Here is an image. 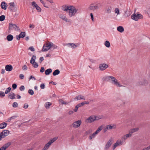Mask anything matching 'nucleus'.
<instances>
[{
	"label": "nucleus",
	"instance_id": "nucleus-50",
	"mask_svg": "<svg viewBox=\"0 0 150 150\" xmlns=\"http://www.w3.org/2000/svg\"><path fill=\"white\" fill-rule=\"evenodd\" d=\"M32 5L35 7L36 6H37L38 5L36 4V2L35 1H33L32 2Z\"/></svg>",
	"mask_w": 150,
	"mask_h": 150
},
{
	"label": "nucleus",
	"instance_id": "nucleus-30",
	"mask_svg": "<svg viewBox=\"0 0 150 150\" xmlns=\"http://www.w3.org/2000/svg\"><path fill=\"white\" fill-rule=\"evenodd\" d=\"M59 103L61 104H67L69 102H67L64 101L62 99H59Z\"/></svg>",
	"mask_w": 150,
	"mask_h": 150
},
{
	"label": "nucleus",
	"instance_id": "nucleus-13",
	"mask_svg": "<svg viewBox=\"0 0 150 150\" xmlns=\"http://www.w3.org/2000/svg\"><path fill=\"white\" fill-rule=\"evenodd\" d=\"M9 133V131L7 130H4L0 133L1 135L4 138L8 136Z\"/></svg>",
	"mask_w": 150,
	"mask_h": 150
},
{
	"label": "nucleus",
	"instance_id": "nucleus-62",
	"mask_svg": "<svg viewBox=\"0 0 150 150\" xmlns=\"http://www.w3.org/2000/svg\"><path fill=\"white\" fill-rule=\"evenodd\" d=\"M90 15H91V16L92 20V21H93V15L92 13H91Z\"/></svg>",
	"mask_w": 150,
	"mask_h": 150
},
{
	"label": "nucleus",
	"instance_id": "nucleus-4",
	"mask_svg": "<svg viewBox=\"0 0 150 150\" xmlns=\"http://www.w3.org/2000/svg\"><path fill=\"white\" fill-rule=\"evenodd\" d=\"M81 123V120H78L74 122L72 124V126L74 128H78L80 127Z\"/></svg>",
	"mask_w": 150,
	"mask_h": 150
},
{
	"label": "nucleus",
	"instance_id": "nucleus-52",
	"mask_svg": "<svg viewBox=\"0 0 150 150\" xmlns=\"http://www.w3.org/2000/svg\"><path fill=\"white\" fill-rule=\"evenodd\" d=\"M17 85L15 83H14L12 85V87L14 89H16L17 88Z\"/></svg>",
	"mask_w": 150,
	"mask_h": 150
},
{
	"label": "nucleus",
	"instance_id": "nucleus-10",
	"mask_svg": "<svg viewBox=\"0 0 150 150\" xmlns=\"http://www.w3.org/2000/svg\"><path fill=\"white\" fill-rule=\"evenodd\" d=\"M59 18L62 20L65 21L67 22H70L71 20L68 19L67 17L64 15L60 14L59 15Z\"/></svg>",
	"mask_w": 150,
	"mask_h": 150
},
{
	"label": "nucleus",
	"instance_id": "nucleus-21",
	"mask_svg": "<svg viewBox=\"0 0 150 150\" xmlns=\"http://www.w3.org/2000/svg\"><path fill=\"white\" fill-rule=\"evenodd\" d=\"M103 116L102 115H99L97 116L94 115L95 121L98 120L103 118Z\"/></svg>",
	"mask_w": 150,
	"mask_h": 150
},
{
	"label": "nucleus",
	"instance_id": "nucleus-26",
	"mask_svg": "<svg viewBox=\"0 0 150 150\" xmlns=\"http://www.w3.org/2000/svg\"><path fill=\"white\" fill-rule=\"evenodd\" d=\"M64 46H65L68 47H74V46H79L78 45H75V44L73 43L67 44L65 45Z\"/></svg>",
	"mask_w": 150,
	"mask_h": 150
},
{
	"label": "nucleus",
	"instance_id": "nucleus-8",
	"mask_svg": "<svg viewBox=\"0 0 150 150\" xmlns=\"http://www.w3.org/2000/svg\"><path fill=\"white\" fill-rule=\"evenodd\" d=\"M95 121L94 115H92L89 116L85 120V122L87 123H91Z\"/></svg>",
	"mask_w": 150,
	"mask_h": 150
},
{
	"label": "nucleus",
	"instance_id": "nucleus-48",
	"mask_svg": "<svg viewBox=\"0 0 150 150\" xmlns=\"http://www.w3.org/2000/svg\"><path fill=\"white\" fill-rule=\"evenodd\" d=\"M92 132V129H89V130H88L86 132V134H88L89 133H91Z\"/></svg>",
	"mask_w": 150,
	"mask_h": 150
},
{
	"label": "nucleus",
	"instance_id": "nucleus-44",
	"mask_svg": "<svg viewBox=\"0 0 150 150\" xmlns=\"http://www.w3.org/2000/svg\"><path fill=\"white\" fill-rule=\"evenodd\" d=\"M47 47H52L53 46V44L51 42H47Z\"/></svg>",
	"mask_w": 150,
	"mask_h": 150
},
{
	"label": "nucleus",
	"instance_id": "nucleus-61",
	"mask_svg": "<svg viewBox=\"0 0 150 150\" xmlns=\"http://www.w3.org/2000/svg\"><path fill=\"white\" fill-rule=\"evenodd\" d=\"M44 68L43 67H42L41 68V69L40 70V71L41 72H43L44 71Z\"/></svg>",
	"mask_w": 150,
	"mask_h": 150
},
{
	"label": "nucleus",
	"instance_id": "nucleus-23",
	"mask_svg": "<svg viewBox=\"0 0 150 150\" xmlns=\"http://www.w3.org/2000/svg\"><path fill=\"white\" fill-rule=\"evenodd\" d=\"M16 95L13 93L11 92L8 94V97L11 99H15Z\"/></svg>",
	"mask_w": 150,
	"mask_h": 150
},
{
	"label": "nucleus",
	"instance_id": "nucleus-46",
	"mask_svg": "<svg viewBox=\"0 0 150 150\" xmlns=\"http://www.w3.org/2000/svg\"><path fill=\"white\" fill-rule=\"evenodd\" d=\"M32 64L33 66L35 68H37L38 67V64L35 62H33Z\"/></svg>",
	"mask_w": 150,
	"mask_h": 150
},
{
	"label": "nucleus",
	"instance_id": "nucleus-7",
	"mask_svg": "<svg viewBox=\"0 0 150 150\" xmlns=\"http://www.w3.org/2000/svg\"><path fill=\"white\" fill-rule=\"evenodd\" d=\"M89 103V102L88 101H84L81 103H79L75 107L74 109V111L76 112L77 111L78 108H79L83 106L85 104H88Z\"/></svg>",
	"mask_w": 150,
	"mask_h": 150
},
{
	"label": "nucleus",
	"instance_id": "nucleus-31",
	"mask_svg": "<svg viewBox=\"0 0 150 150\" xmlns=\"http://www.w3.org/2000/svg\"><path fill=\"white\" fill-rule=\"evenodd\" d=\"M114 84L116 85L117 86H119V87H122L123 86L121 84V83H119L118 81L117 80L116 81Z\"/></svg>",
	"mask_w": 150,
	"mask_h": 150
},
{
	"label": "nucleus",
	"instance_id": "nucleus-39",
	"mask_svg": "<svg viewBox=\"0 0 150 150\" xmlns=\"http://www.w3.org/2000/svg\"><path fill=\"white\" fill-rule=\"evenodd\" d=\"M11 88L10 87H8L7 88L5 92V93L6 94H8L11 90Z\"/></svg>",
	"mask_w": 150,
	"mask_h": 150
},
{
	"label": "nucleus",
	"instance_id": "nucleus-41",
	"mask_svg": "<svg viewBox=\"0 0 150 150\" xmlns=\"http://www.w3.org/2000/svg\"><path fill=\"white\" fill-rule=\"evenodd\" d=\"M18 104L17 102H14L13 104V108H16L18 106Z\"/></svg>",
	"mask_w": 150,
	"mask_h": 150
},
{
	"label": "nucleus",
	"instance_id": "nucleus-20",
	"mask_svg": "<svg viewBox=\"0 0 150 150\" xmlns=\"http://www.w3.org/2000/svg\"><path fill=\"white\" fill-rule=\"evenodd\" d=\"M139 130V128L138 127H136L132 129H130L129 132V134H130L131 136H132V134L133 133L138 131Z\"/></svg>",
	"mask_w": 150,
	"mask_h": 150
},
{
	"label": "nucleus",
	"instance_id": "nucleus-17",
	"mask_svg": "<svg viewBox=\"0 0 150 150\" xmlns=\"http://www.w3.org/2000/svg\"><path fill=\"white\" fill-rule=\"evenodd\" d=\"M131 14L130 10L129 9H127L125 12L124 16L125 17L127 18Z\"/></svg>",
	"mask_w": 150,
	"mask_h": 150
},
{
	"label": "nucleus",
	"instance_id": "nucleus-59",
	"mask_svg": "<svg viewBox=\"0 0 150 150\" xmlns=\"http://www.w3.org/2000/svg\"><path fill=\"white\" fill-rule=\"evenodd\" d=\"M52 72V70L50 69H47V74H49L50 73Z\"/></svg>",
	"mask_w": 150,
	"mask_h": 150
},
{
	"label": "nucleus",
	"instance_id": "nucleus-54",
	"mask_svg": "<svg viewBox=\"0 0 150 150\" xmlns=\"http://www.w3.org/2000/svg\"><path fill=\"white\" fill-rule=\"evenodd\" d=\"M29 26L30 28H32V29L33 28L35 27L34 25L32 24H30V25Z\"/></svg>",
	"mask_w": 150,
	"mask_h": 150
},
{
	"label": "nucleus",
	"instance_id": "nucleus-51",
	"mask_svg": "<svg viewBox=\"0 0 150 150\" xmlns=\"http://www.w3.org/2000/svg\"><path fill=\"white\" fill-rule=\"evenodd\" d=\"M28 107V105L27 103H25L24 104L23 108L25 109L27 108Z\"/></svg>",
	"mask_w": 150,
	"mask_h": 150
},
{
	"label": "nucleus",
	"instance_id": "nucleus-27",
	"mask_svg": "<svg viewBox=\"0 0 150 150\" xmlns=\"http://www.w3.org/2000/svg\"><path fill=\"white\" fill-rule=\"evenodd\" d=\"M103 125L99 127L95 132L97 134H98L103 129Z\"/></svg>",
	"mask_w": 150,
	"mask_h": 150
},
{
	"label": "nucleus",
	"instance_id": "nucleus-45",
	"mask_svg": "<svg viewBox=\"0 0 150 150\" xmlns=\"http://www.w3.org/2000/svg\"><path fill=\"white\" fill-rule=\"evenodd\" d=\"M5 93L4 92L2 91L0 92V96L1 97L3 98L5 96Z\"/></svg>",
	"mask_w": 150,
	"mask_h": 150
},
{
	"label": "nucleus",
	"instance_id": "nucleus-25",
	"mask_svg": "<svg viewBox=\"0 0 150 150\" xmlns=\"http://www.w3.org/2000/svg\"><path fill=\"white\" fill-rule=\"evenodd\" d=\"M117 30L118 31L121 33L123 32L124 30L123 27L122 26H119L117 28Z\"/></svg>",
	"mask_w": 150,
	"mask_h": 150
},
{
	"label": "nucleus",
	"instance_id": "nucleus-29",
	"mask_svg": "<svg viewBox=\"0 0 150 150\" xmlns=\"http://www.w3.org/2000/svg\"><path fill=\"white\" fill-rule=\"evenodd\" d=\"M96 134H97L95 132L93 134H90L89 137L90 140H91L94 138Z\"/></svg>",
	"mask_w": 150,
	"mask_h": 150
},
{
	"label": "nucleus",
	"instance_id": "nucleus-3",
	"mask_svg": "<svg viewBox=\"0 0 150 150\" xmlns=\"http://www.w3.org/2000/svg\"><path fill=\"white\" fill-rule=\"evenodd\" d=\"M116 128V126L115 124L107 125L103 129V132L105 133L108 130L114 129Z\"/></svg>",
	"mask_w": 150,
	"mask_h": 150
},
{
	"label": "nucleus",
	"instance_id": "nucleus-35",
	"mask_svg": "<svg viewBox=\"0 0 150 150\" xmlns=\"http://www.w3.org/2000/svg\"><path fill=\"white\" fill-rule=\"evenodd\" d=\"M10 9L11 10H12L13 8L14 7L15 5L14 2H11L9 3Z\"/></svg>",
	"mask_w": 150,
	"mask_h": 150
},
{
	"label": "nucleus",
	"instance_id": "nucleus-19",
	"mask_svg": "<svg viewBox=\"0 0 150 150\" xmlns=\"http://www.w3.org/2000/svg\"><path fill=\"white\" fill-rule=\"evenodd\" d=\"M5 68L6 71H10L12 70L13 67L11 65H7L5 66Z\"/></svg>",
	"mask_w": 150,
	"mask_h": 150
},
{
	"label": "nucleus",
	"instance_id": "nucleus-58",
	"mask_svg": "<svg viewBox=\"0 0 150 150\" xmlns=\"http://www.w3.org/2000/svg\"><path fill=\"white\" fill-rule=\"evenodd\" d=\"M28 50H30L32 51H34L35 50V49L33 47H29L28 49Z\"/></svg>",
	"mask_w": 150,
	"mask_h": 150
},
{
	"label": "nucleus",
	"instance_id": "nucleus-12",
	"mask_svg": "<svg viewBox=\"0 0 150 150\" xmlns=\"http://www.w3.org/2000/svg\"><path fill=\"white\" fill-rule=\"evenodd\" d=\"M132 136L129 133L125 134L121 138V140L123 142H125L126 140L128 138H130Z\"/></svg>",
	"mask_w": 150,
	"mask_h": 150
},
{
	"label": "nucleus",
	"instance_id": "nucleus-63",
	"mask_svg": "<svg viewBox=\"0 0 150 150\" xmlns=\"http://www.w3.org/2000/svg\"><path fill=\"white\" fill-rule=\"evenodd\" d=\"M47 148V144H46L44 147L43 148V149H42V150H46Z\"/></svg>",
	"mask_w": 150,
	"mask_h": 150
},
{
	"label": "nucleus",
	"instance_id": "nucleus-11",
	"mask_svg": "<svg viewBox=\"0 0 150 150\" xmlns=\"http://www.w3.org/2000/svg\"><path fill=\"white\" fill-rule=\"evenodd\" d=\"M100 6V5L99 4H97L96 5H91L89 7V9L90 10L94 11L98 9Z\"/></svg>",
	"mask_w": 150,
	"mask_h": 150
},
{
	"label": "nucleus",
	"instance_id": "nucleus-9",
	"mask_svg": "<svg viewBox=\"0 0 150 150\" xmlns=\"http://www.w3.org/2000/svg\"><path fill=\"white\" fill-rule=\"evenodd\" d=\"M123 143V142L121 140H117L116 142L113 144V149L114 150L116 147L119 146H120L122 145Z\"/></svg>",
	"mask_w": 150,
	"mask_h": 150
},
{
	"label": "nucleus",
	"instance_id": "nucleus-34",
	"mask_svg": "<svg viewBox=\"0 0 150 150\" xmlns=\"http://www.w3.org/2000/svg\"><path fill=\"white\" fill-rule=\"evenodd\" d=\"M60 73L58 69L56 70L53 73L54 76H55L58 74Z\"/></svg>",
	"mask_w": 150,
	"mask_h": 150
},
{
	"label": "nucleus",
	"instance_id": "nucleus-40",
	"mask_svg": "<svg viewBox=\"0 0 150 150\" xmlns=\"http://www.w3.org/2000/svg\"><path fill=\"white\" fill-rule=\"evenodd\" d=\"M36 57L35 56H33L31 58L30 61V63L32 64L33 62H35L34 59Z\"/></svg>",
	"mask_w": 150,
	"mask_h": 150
},
{
	"label": "nucleus",
	"instance_id": "nucleus-2",
	"mask_svg": "<svg viewBox=\"0 0 150 150\" xmlns=\"http://www.w3.org/2000/svg\"><path fill=\"white\" fill-rule=\"evenodd\" d=\"M143 17V16L141 14L138 13H134L131 16L132 19L135 21H137L139 19H142Z\"/></svg>",
	"mask_w": 150,
	"mask_h": 150
},
{
	"label": "nucleus",
	"instance_id": "nucleus-24",
	"mask_svg": "<svg viewBox=\"0 0 150 150\" xmlns=\"http://www.w3.org/2000/svg\"><path fill=\"white\" fill-rule=\"evenodd\" d=\"M6 5L7 4L6 3L4 2H2L1 5V7L2 9L5 10L7 8Z\"/></svg>",
	"mask_w": 150,
	"mask_h": 150
},
{
	"label": "nucleus",
	"instance_id": "nucleus-42",
	"mask_svg": "<svg viewBox=\"0 0 150 150\" xmlns=\"http://www.w3.org/2000/svg\"><path fill=\"white\" fill-rule=\"evenodd\" d=\"M28 93L31 95L34 94L33 91L32 89H29L28 91Z\"/></svg>",
	"mask_w": 150,
	"mask_h": 150
},
{
	"label": "nucleus",
	"instance_id": "nucleus-47",
	"mask_svg": "<svg viewBox=\"0 0 150 150\" xmlns=\"http://www.w3.org/2000/svg\"><path fill=\"white\" fill-rule=\"evenodd\" d=\"M36 9L38 11H40L41 10V9L37 5L35 7Z\"/></svg>",
	"mask_w": 150,
	"mask_h": 150
},
{
	"label": "nucleus",
	"instance_id": "nucleus-64",
	"mask_svg": "<svg viewBox=\"0 0 150 150\" xmlns=\"http://www.w3.org/2000/svg\"><path fill=\"white\" fill-rule=\"evenodd\" d=\"M33 79L34 80H35V78H34V77L33 76H31L30 77L29 79L30 80V79Z\"/></svg>",
	"mask_w": 150,
	"mask_h": 150
},
{
	"label": "nucleus",
	"instance_id": "nucleus-57",
	"mask_svg": "<svg viewBox=\"0 0 150 150\" xmlns=\"http://www.w3.org/2000/svg\"><path fill=\"white\" fill-rule=\"evenodd\" d=\"M19 77L21 79H23L24 77V76L23 74H20L19 75Z\"/></svg>",
	"mask_w": 150,
	"mask_h": 150
},
{
	"label": "nucleus",
	"instance_id": "nucleus-33",
	"mask_svg": "<svg viewBox=\"0 0 150 150\" xmlns=\"http://www.w3.org/2000/svg\"><path fill=\"white\" fill-rule=\"evenodd\" d=\"M114 12L117 15H118L120 14V10L118 8H115L114 10Z\"/></svg>",
	"mask_w": 150,
	"mask_h": 150
},
{
	"label": "nucleus",
	"instance_id": "nucleus-56",
	"mask_svg": "<svg viewBox=\"0 0 150 150\" xmlns=\"http://www.w3.org/2000/svg\"><path fill=\"white\" fill-rule=\"evenodd\" d=\"M45 85L44 84L42 83L41 84L40 87L41 89H44L45 88Z\"/></svg>",
	"mask_w": 150,
	"mask_h": 150
},
{
	"label": "nucleus",
	"instance_id": "nucleus-60",
	"mask_svg": "<svg viewBox=\"0 0 150 150\" xmlns=\"http://www.w3.org/2000/svg\"><path fill=\"white\" fill-rule=\"evenodd\" d=\"M73 113H74V112L73 111L70 110V111H69V112H68V114L69 115H71L73 114Z\"/></svg>",
	"mask_w": 150,
	"mask_h": 150
},
{
	"label": "nucleus",
	"instance_id": "nucleus-37",
	"mask_svg": "<svg viewBox=\"0 0 150 150\" xmlns=\"http://www.w3.org/2000/svg\"><path fill=\"white\" fill-rule=\"evenodd\" d=\"M112 8L111 7H108L106 8V11L108 13H110L111 11Z\"/></svg>",
	"mask_w": 150,
	"mask_h": 150
},
{
	"label": "nucleus",
	"instance_id": "nucleus-6",
	"mask_svg": "<svg viewBox=\"0 0 150 150\" xmlns=\"http://www.w3.org/2000/svg\"><path fill=\"white\" fill-rule=\"evenodd\" d=\"M8 30L9 31L13 30H18V28L15 24L10 23L9 24Z\"/></svg>",
	"mask_w": 150,
	"mask_h": 150
},
{
	"label": "nucleus",
	"instance_id": "nucleus-28",
	"mask_svg": "<svg viewBox=\"0 0 150 150\" xmlns=\"http://www.w3.org/2000/svg\"><path fill=\"white\" fill-rule=\"evenodd\" d=\"M13 38V36L12 35L10 34L6 37V39L8 41H11Z\"/></svg>",
	"mask_w": 150,
	"mask_h": 150
},
{
	"label": "nucleus",
	"instance_id": "nucleus-1",
	"mask_svg": "<svg viewBox=\"0 0 150 150\" xmlns=\"http://www.w3.org/2000/svg\"><path fill=\"white\" fill-rule=\"evenodd\" d=\"M62 9L63 11L68 13L70 17L74 16L78 11V9L75 7L66 5L62 6Z\"/></svg>",
	"mask_w": 150,
	"mask_h": 150
},
{
	"label": "nucleus",
	"instance_id": "nucleus-36",
	"mask_svg": "<svg viewBox=\"0 0 150 150\" xmlns=\"http://www.w3.org/2000/svg\"><path fill=\"white\" fill-rule=\"evenodd\" d=\"M19 35L21 38H23L25 36V32H21Z\"/></svg>",
	"mask_w": 150,
	"mask_h": 150
},
{
	"label": "nucleus",
	"instance_id": "nucleus-53",
	"mask_svg": "<svg viewBox=\"0 0 150 150\" xmlns=\"http://www.w3.org/2000/svg\"><path fill=\"white\" fill-rule=\"evenodd\" d=\"M147 14L149 16L150 18V7H149L147 11Z\"/></svg>",
	"mask_w": 150,
	"mask_h": 150
},
{
	"label": "nucleus",
	"instance_id": "nucleus-15",
	"mask_svg": "<svg viewBox=\"0 0 150 150\" xmlns=\"http://www.w3.org/2000/svg\"><path fill=\"white\" fill-rule=\"evenodd\" d=\"M57 139V137H55L54 138L51 139H50V140L47 143V148L50 146L53 143L54 141H55Z\"/></svg>",
	"mask_w": 150,
	"mask_h": 150
},
{
	"label": "nucleus",
	"instance_id": "nucleus-14",
	"mask_svg": "<svg viewBox=\"0 0 150 150\" xmlns=\"http://www.w3.org/2000/svg\"><path fill=\"white\" fill-rule=\"evenodd\" d=\"M108 67V65L105 64H100L99 65V68L100 70L103 71L105 70Z\"/></svg>",
	"mask_w": 150,
	"mask_h": 150
},
{
	"label": "nucleus",
	"instance_id": "nucleus-55",
	"mask_svg": "<svg viewBox=\"0 0 150 150\" xmlns=\"http://www.w3.org/2000/svg\"><path fill=\"white\" fill-rule=\"evenodd\" d=\"M22 69L23 70H26L27 69V67L26 65H24L22 67Z\"/></svg>",
	"mask_w": 150,
	"mask_h": 150
},
{
	"label": "nucleus",
	"instance_id": "nucleus-5",
	"mask_svg": "<svg viewBox=\"0 0 150 150\" xmlns=\"http://www.w3.org/2000/svg\"><path fill=\"white\" fill-rule=\"evenodd\" d=\"M113 142V140L112 138H111L108 140L107 143L105 144L104 148V150H108L110 147L111 146Z\"/></svg>",
	"mask_w": 150,
	"mask_h": 150
},
{
	"label": "nucleus",
	"instance_id": "nucleus-18",
	"mask_svg": "<svg viewBox=\"0 0 150 150\" xmlns=\"http://www.w3.org/2000/svg\"><path fill=\"white\" fill-rule=\"evenodd\" d=\"M81 99L85 100V97L83 96L79 95L76 96L74 99L75 100H79Z\"/></svg>",
	"mask_w": 150,
	"mask_h": 150
},
{
	"label": "nucleus",
	"instance_id": "nucleus-32",
	"mask_svg": "<svg viewBox=\"0 0 150 150\" xmlns=\"http://www.w3.org/2000/svg\"><path fill=\"white\" fill-rule=\"evenodd\" d=\"M7 125V124L4 122L0 124V128L3 129L5 128Z\"/></svg>",
	"mask_w": 150,
	"mask_h": 150
},
{
	"label": "nucleus",
	"instance_id": "nucleus-16",
	"mask_svg": "<svg viewBox=\"0 0 150 150\" xmlns=\"http://www.w3.org/2000/svg\"><path fill=\"white\" fill-rule=\"evenodd\" d=\"M11 143L10 142H8L4 145L2 147L0 148V150H5L10 145Z\"/></svg>",
	"mask_w": 150,
	"mask_h": 150
},
{
	"label": "nucleus",
	"instance_id": "nucleus-22",
	"mask_svg": "<svg viewBox=\"0 0 150 150\" xmlns=\"http://www.w3.org/2000/svg\"><path fill=\"white\" fill-rule=\"evenodd\" d=\"M110 79H111L113 83L117 80V79H116L114 77L110 76H107L106 77L105 79L108 80V79L110 80Z\"/></svg>",
	"mask_w": 150,
	"mask_h": 150
},
{
	"label": "nucleus",
	"instance_id": "nucleus-49",
	"mask_svg": "<svg viewBox=\"0 0 150 150\" xmlns=\"http://www.w3.org/2000/svg\"><path fill=\"white\" fill-rule=\"evenodd\" d=\"M25 89V87L23 86H21L20 88L19 89L21 91H23Z\"/></svg>",
	"mask_w": 150,
	"mask_h": 150
},
{
	"label": "nucleus",
	"instance_id": "nucleus-38",
	"mask_svg": "<svg viewBox=\"0 0 150 150\" xmlns=\"http://www.w3.org/2000/svg\"><path fill=\"white\" fill-rule=\"evenodd\" d=\"M105 45L106 47H109L110 46V44L108 41H106L105 42Z\"/></svg>",
	"mask_w": 150,
	"mask_h": 150
},
{
	"label": "nucleus",
	"instance_id": "nucleus-43",
	"mask_svg": "<svg viewBox=\"0 0 150 150\" xmlns=\"http://www.w3.org/2000/svg\"><path fill=\"white\" fill-rule=\"evenodd\" d=\"M5 18V16L4 15H1L0 16V21H3Z\"/></svg>",
	"mask_w": 150,
	"mask_h": 150
}]
</instances>
